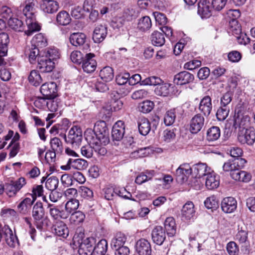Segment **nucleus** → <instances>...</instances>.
<instances>
[{
  "mask_svg": "<svg viewBox=\"0 0 255 255\" xmlns=\"http://www.w3.org/2000/svg\"><path fill=\"white\" fill-rule=\"evenodd\" d=\"M89 145H85L81 147V153L83 156L87 158H91L93 154V146L89 143Z\"/></svg>",
  "mask_w": 255,
  "mask_h": 255,
  "instance_id": "obj_62",
  "label": "nucleus"
},
{
  "mask_svg": "<svg viewBox=\"0 0 255 255\" xmlns=\"http://www.w3.org/2000/svg\"><path fill=\"white\" fill-rule=\"evenodd\" d=\"M48 207L50 208V214L53 219L56 220L59 219H65L68 218V213H66L64 211H60L57 208L50 204L48 205Z\"/></svg>",
  "mask_w": 255,
  "mask_h": 255,
  "instance_id": "obj_37",
  "label": "nucleus"
},
{
  "mask_svg": "<svg viewBox=\"0 0 255 255\" xmlns=\"http://www.w3.org/2000/svg\"><path fill=\"white\" fill-rule=\"evenodd\" d=\"M36 6L34 0H26L24 3V7L22 10L23 13L26 17V19L35 17Z\"/></svg>",
  "mask_w": 255,
  "mask_h": 255,
  "instance_id": "obj_19",
  "label": "nucleus"
},
{
  "mask_svg": "<svg viewBox=\"0 0 255 255\" xmlns=\"http://www.w3.org/2000/svg\"><path fill=\"white\" fill-rule=\"evenodd\" d=\"M79 192L82 197L87 199H91L93 196V191L86 186H81L79 188Z\"/></svg>",
  "mask_w": 255,
  "mask_h": 255,
  "instance_id": "obj_63",
  "label": "nucleus"
},
{
  "mask_svg": "<svg viewBox=\"0 0 255 255\" xmlns=\"http://www.w3.org/2000/svg\"><path fill=\"white\" fill-rule=\"evenodd\" d=\"M212 99L209 96H204L200 101L199 110L205 117H208L212 110Z\"/></svg>",
  "mask_w": 255,
  "mask_h": 255,
  "instance_id": "obj_21",
  "label": "nucleus"
},
{
  "mask_svg": "<svg viewBox=\"0 0 255 255\" xmlns=\"http://www.w3.org/2000/svg\"><path fill=\"white\" fill-rule=\"evenodd\" d=\"M164 228L167 234L169 237H173L176 232V226L175 220L173 217H168L164 222Z\"/></svg>",
  "mask_w": 255,
  "mask_h": 255,
  "instance_id": "obj_31",
  "label": "nucleus"
},
{
  "mask_svg": "<svg viewBox=\"0 0 255 255\" xmlns=\"http://www.w3.org/2000/svg\"><path fill=\"white\" fill-rule=\"evenodd\" d=\"M107 249V241L105 239L100 240L96 245L94 246L92 255H105Z\"/></svg>",
  "mask_w": 255,
  "mask_h": 255,
  "instance_id": "obj_29",
  "label": "nucleus"
},
{
  "mask_svg": "<svg viewBox=\"0 0 255 255\" xmlns=\"http://www.w3.org/2000/svg\"><path fill=\"white\" fill-rule=\"evenodd\" d=\"M222 170L225 172H230V175L232 177L233 172L235 170H237L235 167L233 160H230L225 162L222 166Z\"/></svg>",
  "mask_w": 255,
  "mask_h": 255,
  "instance_id": "obj_64",
  "label": "nucleus"
},
{
  "mask_svg": "<svg viewBox=\"0 0 255 255\" xmlns=\"http://www.w3.org/2000/svg\"><path fill=\"white\" fill-rule=\"evenodd\" d=\"M205 207L209 209H216L218 207L219 203L215 196H210L204 202Z\"/></svg>",
  "mask_w": 255,
  "mask_h": 255,
  "instance_id": "obj_57",
  "label": "nucleus"
},
{
  "mask_svg": "<svg viewBox=\"0 0 255 255\" xmlns=\"http://www.w3.org/2000/svg\"><path fill=\"white\" fill-rule=\"evenodd\" d=\"M233 98V94L231 92L228 91L223 95L220 99V106L224 107H229Z\"/></svg>",
  "mask_w": 255,
  "mask_h": 255,
  "instance_id": "obj_58",
  "label": "nucleus"
},
{
  "mask_svg": "<svg viewBox=\"0 0 255 255\" xmlns=\"http://www.w3.org/2000/svg\"><path fill=\"white\" fill-rule=\"evenodd\" d=\"M226 249L229 255H237L239 252L238 246L235 242L233 241L227 244Z\"/></svg>",
  "mask_w": 255,
  "mask_h": 255,
  "instance_id": "obj_61",
  "label": "nucleus"
},
{
  "mask_svg": "<svg viewBox=\"0 0 255 255\" xmlns=\"http://www.w3.org/2000/svg\"><path fill=\"white\" fill-rule=\"evenodd\" d=\"M198 13L202 18H207L211 15L210 3L207 0H200L198 3Z\"/></svg>",
  "mask_w": 255,
  "mask_h": 255,
  "instance_id": "obj_20",
  "label": "nucleus"
},
{
  "mask_svg": "<svg viewBox=\"0 0 255 255\" xmlns=\"http://www.w3.org/2000/svg\"><path fill=\"white\" fill-rule=\"evenodd\" d=\"M8 25L9 27L16 31H22L24 30L22 21L17 18H9Z\"/></svg>",
  "mask_w": 255,
  "mask_h": 255,
  "instance_id": "obj_40",
  "label": "nucleus"
},
{
  "mask_svg": "<svg viewBox=\"0 0 255 255\" xmlns=\"http://www.w3.org/2000/svg\"><path fill=\"white\" fill-rule=\"evenodd\" d=\"M127 241L126 235L121 232H119L116 234L112 240L111 246L113 248L124 246Z\"/></svg>",
  "mask_w": 255,
  "mask_h": 255,
  "instance_id": "obj_33",
  "label": "nucleus"
},
{
  "mask_svg": "<svg viewBox=\"0 0 255 255\" xmlns=\"http://www.w3.org/2000/svg\"><path fill=\"white\" fill-rule=\"evenodd\" d=\"M154 92L157 95L167 96L170 93V85L166 83L159 85L155 88Z\"/></svg>",
  "mask_w": 255,
  "mask_h": 255,
  "instance_id": "obj_42",
  "label": "nucleus"
},
{
  "mask_svg": "<svg viewBox=\"0 0 255 255\" xmlns=\"http://www.w3.org/2000/svg\"><path fill=\"white\" fill-rule=\"evenodd\" d=\"M87 141L91 145L107 144L109 141V131L103 121L97 122L94 129L88 128L85 131Z\"/></svg>",
  "mask_w": 255,
  "mask_h": 255,
  "instance_id": "obj_1",
  "label": "nucleus"
},
{
  "mask_svg": "<svg viewBox=\"0 0 255 255\" xmlns=\"http://www.w3.org/2000/svg\"><path fill=\"white\" fill-rule=\"evenodd\" d=\"M220 129L218 127H212L207 131V138L209 140L214 141L220 136Z\"/></svg>",
  "mask_w": 255,
  "mask_h": 255,
  "instance_id": "obj_51",
  "label": "nucleus"
},
{
  "mask_svg": "<svg viewBox=\"0 0 255 255\" xmlns=\"http://www.w3.org/2000/svg\"><path fill=\"white\" fill-rule=\"evenodd\" d=\"M151 21L149 16H145L141 18L138 23V28L142 31H146L151 27Z\"/></svg>",
  "mask_w": 255,
  "mask_h": 255,
  "instance_id": "obj_48",
  "label": "nucleus"
},
{
  "mask_svg": "<svg viewBox=\"0 0 255 255\" xmlns=\"http://www.w3.org/2000/svg\"><path fill=\"white\" fill-rule=\"evenodd\" d=\"M45 55L49 60L54 61L59 58V52L58 50L55 47H50L47 48L44 51Z\"/></svg>",
  "mask_w": 255,
  "mask_h": 255,
  "instance_id": "obj_50",
  "label": "nucleus"
},
{
  "mask_svg": "<svg viewBox=\"0 0 255 255\" xmlns=\"http://www.w3.org/2000/svg\"><path fill=\"white\" fill-rule=\"evenodd\" d=\"M194 79L193 75L187 71H182L175 75L174 83L178 85H183L192 82Z\"/></svg>",
  "mask_w": 255,
  "mask_h": 255,
  "instance_id": "obj_16",
  "label": "nucleus"
},
{
  "mask_svg": "<svg viewBox=\"0 0 255 255\" xmlns=\"http://www.w3.org/2000/svg\"><path fill=\"white\" fill-rule=\"evenodd\" d=\"M136 251L139 255H151V248L150 243L144 239L138 240L136 244Z\"/></svg>",
  "mask_w": 255,
  "mask_h": 255,
  "instance_id": "obj_22",
  "label": "nucleus"
},
{
  "mask_svg": "<svg viewBox=\"0 0 255 255\" xmlns=\"http://www.w3.org/2000/svg\"><path fill=\"white\" fill-rule=\"evenodd\" d=\"M51 148L58 153H61L63 151V145L61 140L58 137H54L50 140Z\"/></svg>",
  "mask_w": 255,
  "mask_h": 255,
  "instance_id": "obj_52",
  "label": "nucleus"
},
{
  "mask_svg": "<svg viewBox=\"0 0 255 255\" xmlns=\"http://www.w3.org/2000/svg\"><path fill=\"white\" fill-rule=\"evenodd\" d=\"M73 244L78 247L79 255H92L93 247L96 245V238L90 237L85 238L84 233L82 230H77L73 237Z\"/></svg>",
  "mask_w": 255,
  "mask_h": 255,
  "instance_id": "obj_2",
  "label": "nucleus"
},
{
  "mask_svg": "<svg viewBox=\"0 0 255 255\" xmlns=\"http://www.w3.org/2000/svg\"><path fill=\"white\" fill-rule=\"evenodd\" d=\"M181 212L182 217L185 220H189L193 219L195 213L193 203L192 202H187L183 206Z\"/></svg>",
  "mask_w": 255,
  "mask_h": 255,
  "instance_id": "obj_26",
  "label": "nucleus"
},
{
  "mask_svg": "<svg viewBox=\"0 0 255 255\" xmlns=\"http://www.w3.org/2000/svg\"><path fill=\"white\" fill-rule=\"evenodd\" d=\"M204 124V118L200 114L195 115L190 121V130L192 133H197L201 130Z\"/></svg>",
  "mask_w": 255,
  "mask_h": 255,
  "instance_id": "obj_15",
  "label": "nucleus"
},
{
  "mask_svg": "<svg viewBox=\"0 0 255 255\" xmlns=\"http://www.w3.org/2000/svg\"><path fill=\"white\" fill-rule=\"evenodd\" d=\"M161 82L162 80L159 77L156 76H151L142 81L141 85L154 86L158 85H159Z\"/></svg>",
  "mask_w": 255,
  "mask_h": 255,
  "instance_id": "obj_59",
  "label": "nucleus"
},
{
  "mask_svg": "<svg viewBox=\"0 0 255 255\" xmlns=\"http://www.w3.org/2000/svg\"><path fill=\"white\" fill-rule=\"evenodd\" d=\"M207 165L205 163H199L196 164L193 167V173L195 175V178L200 179L205 177L207 173Z\"/></svg>",
  "mask_w": 255,
  "mask_h": 255,
  "instance_id": "obj_38",
  "label": "nucleus"
},
{
  "mask_svg": "<svg viewBox=\"0 0 255 255\" xmlns=\"http://www.w3.org/2000/svg\"><path fill=\"white\" fill-rule=\"evenodd\" d=\"M150 39L152 44L156 46H161L165 43L163 34L157 31H154L152 33Z\"/></svg>",
  "mask_w": 255,
  "mask_h": 255,
  "instance_id": "obj_35",
  "label": "nucleus"
},
{
  "mask_svg": "<svg viewBox=\"0 0 255 255\" xmlns=\"http://www.w3.org/2000/svg\"><path fill=\"white\" fill-rule=\"evenodd\" d=\"M95 56L93 53L86 54L82 63V67L84 72L91 73L95 71L97 67V62L94 59Z\"/></svg>",
  "mask_w": 255,
  "mask_h": 255,
  "instance_id": "obj_8",
  "label": "nucleus"
},
{
  "mask_svg": "<svg viewBox=\"0 0 255 255\" xmlns=\"http://www.w3.org/2000/svg\"><path fill=\"white\" fill-rule=\"evenodd\" d=\"M229 29L233 35L235 36H236V34H240L242 30L241 25L239 23L238 21L235 19H231L230 20Z\"/></svg>",
  "mask_w": 255,
  "mask_h": 255,
  "instance_id": "obj_56",
  "label": "nucleus"
},
{
  "mask_svg": "<svg viewBox=\"0 0 255 255\" xmlns=\"http://www.w3.org/2000/svg\"><path fill=\"white\" fill-rule=\"evenodd\" d=\"M26 183L24 177H20L16 180L6 183L5 184V193L8 197L14 198Z\"/></svg>",
  "mask_w": 255,
  "mask_h": 255,
  "instance_id": "obj_4",
  "label": "nucleus"
},
{
  "mask_svg": "<svg viewBox=\"0 0 255 255\" xmlns=\"http://www.w3.org/2000/svg\"><path fill=\"white\" fill-rule=\"evenodd\" d=\"M175 111L176 109H174L166 113L164 118V122L166 126H169L174 123L176 117Z\"/></svg>",
  "mask_w": 255,
  "mask_h": 255,
  "instance_id": "obj_54",
  "label": "nucleus"
},
{
  "mask_svg": "<svg viewBox=\"0 0 255 255\" xmlns=\"http://www.w3.org/2000/svg\"><path fill=\"white\" fill-rule=\"evenodd\" d=\"M44 215L45 212L42 203L37 202L33 207L32 216L38 229H42L44 225L46 224Z\"/></svg>",
  "mask_w": 255,
  "mask_h": 255,
  "instance_id": "obj_5",
  "label": "nucleus"
},
{
  "mask_svg": "<svg viewBox=\"0 0 255 255\" xmlns=\"http://www.w3.org/2000/svg\"><path fill=\"white\" fill-rule=\"evenodd\" d=\"M37 62V68L41 72H50L54 67V62L49 60L44 55L38 57Z\"/></svg>",
  "mask_w": 255,
  "mask_h": 255,
  "instance_id": "obj_14",
  "label": "nucleus"
},
{
  "mask_svg": "<svg viewBox=\"0 0 255 255\" xmlns=\"http://www.w3.org/2000/svg\"><path fill=\"white\" fill-rule=\"evenodd\" d=\"M238 139L242 144L252 145L255 142V129L253 128L243 129L238 134Z\"/></svg>",
  "mask_w": 255,
  "mask_h": 255,
  "instance_id": "obj_6",
  "label": "nucleus"
},
{
  "mask_svg": "<svg viewBox=\"0 0 255 255\" xmlns=\"http://www.w3.org/2000/svg\"><path fill=\"white\" fill-rule=\"evenodd\" d=\"M55 234L63 238H66L69 235V230L66 225L62 222H58L55 225Z\"/></svg>",
  "mask_w": 255,
  "mask_h": 255,
  "instance_id": "obj_34",
  "label": "nucleus"
},
{
  "mask_svg": "<svg viewBox=\"0 0 255 255\" xmlns=\"http://www.w3.org/2000/svg\"><path fill=\"white\" fill-rule=\"evenodd\" d=\"M232 178L237 181L247 183L251 180L252 175L246 171L237 170L232 174Z\"/></svg>",
  "mask_w": 255,
  "mask_h": 255,
  "instance_id": "obj_27",
  "label": "nucleus"
},
{
  "mask_svg": "<svg viewBox=\"0 0 255 255\" xmlns=\"http://www.w3.org/2000/svg\"><path fill=\"white\" fill-rule=\"evenodd\" d=\"M85 218V214L81 211H78L71 213L70 221L72 224L78 225L82 223Z\"/></svg>",
  "mask_w": 255,
  "mask_h": 255,
  "instance_id": "obj_47",
  "label": "nucleus"
},
{
  "mask_svg": "<svg viewBox=\"0 0 255 255\" xmlns=\"http://www.w3.org/2000/svg\"><path fill=\"white\" fill-rule=\"evenodd\" d=\"M107 35V27L105 24L97 25L93 31L92 38L95 43L102 42Z\"/></svg>",
  "mask_w": 255,
  "mask_h": 255,
  "instance_id": "obj_13",
  "label": "nucleus"
},
{
  "mask_svg": "<svg viewBox=\"0 0 255 255\" xmlns=\"http://www.w3.org/2000/svg\"><path fill=\"white\" fill-rule=\"evenodd\" d=\"M79 206V200L77 199L69 200L65 204L66 213H68V217L70 214H71L78 209Z\"/></svg>",
  "mask_w": 255,
  "mask_h": 255,
  "instance_id": "obj_44",
  "label": "nucleus"
},
{
  "mask_svg": "<svg viewBox=\"0 0 255 255\" xmlns=\"http://www.w3.org/2000/svg\"><path fill=\"white\" fill-rule=\"evenodd\" d=\"M205 185L209 190L217 188L219 185V178L214 172L207 173L205 177Z\"/></svg>",
  "mask_w": 255,
  "mask_h": 255,
  "instance_id": "obj_25",
  "label": "nucleus"
},
{
  "mask_svg": "<svg viewBox=\"0 0 255 255\" xmlns=\"http://www.w3.org/2000/svg\"><path fill=\"white\" fill-rule=\"evenodd\" d=\"M192 168L188 163H183L176 169V175L178 180L184 182L187 181L188 177L192 173Z\"/></svg>",
  "mask_w": 255,
  "mask_h": 255,
  "instance_id": "obj_17",
  "label": "nucleus"
},
{
  "mask_svg": "<svg viewBox=\"0 0 255 255\" xmlns=\"http://www.w3.org/2000/svg\"><path fill=\"white\" fill-rule=\"evenodd\" d=\"M36 18L26 19L27 29L24 31V33L27 36L31 35L33 32L38 31L40 29V26L36 22Z\"/></svg>",
  "mask_w": 255,
  "mask_h": 255,
  "instance_id": "obj_32",
  "label": "nucleus"
},
{
  "mask_svg": "<svg viewBox=\"0 0 255 255\" xmlns=\"http://www.w3.org/2000/svg\"><path fill=\"white\" fill-rule=\"evenodd\" d=\"M72 61L77 64H80L82 63L84 57L83 54L80 51H74L70 55Z\"/></svg>",
  "mask_w": 255,
  "mask_h": 255,
  "instance_id": "obj_60",
  "label": "nucleus"
},
{
  "mask_svg": "<svg viewBox=\"0 0 255 255\" xmlns=\"http://www.w3.org/2000/svg\"><path fill=\"white\" fill-rule=\"evenodd\" d=\"M138 128L139 133L143 135H147L151 129L149 121L145 118H140L138 120Z\"/></svg>",
  "mask_w": 255,
  "mask_h": 255,
  "instance_id": "obj_30",
  "label": "nucleus"
},
{
  "mask_svg": "<svg viewBox=\"0 0 255 255\" xmlns=\"http://www.w3.org/2000/svg\"><path fill=\"white\" fill-rule=\"evenodd\" d=\"M57 85L54 82L45 83L40 88V92L47 99H54L56 96Z\"/></svg>",
  "mask_w": 255,
  "mask_h": 255,
  "instance_id": "obj_10",
  "label": "nucleus"
},
{
  "mask_svg": "<svg viewBox=\"0 0 255 255\" xmlns=\"http://www.w3.org/2000/svg\"><path fill=\"white\" fill-rule=\"evenodd\" d=\"M3 233L5 241L6 244L10 247L14 248L18 245V240L15 234H14L11 229L8 226L5 225L1 229Z\"/></svg>",
  "mask_w": 255,
  "mask_h": 255,
  "instance_id": "obj_12",
  "label": "nucleus"
},
{
  "mask_svg": "<svg viewBox=\"0 0 255 255\" xmlns=\"http://www.w3.org/2000/svg\"><path fill=\"white\" fill-rule=\"evenodd\" d=\"M88 166V162L83 159L78 158L73 159L69 158L65 165H62L61 168L63 170H68L73 168L74 169L81 170L87 168Z\"/></svg>",
  "mask_w": 255,
  "mask_h": 255,
  "instance_id": "obj_7",
  "label": "nucleus"
},
{
  "mask_svg": "<svg viewBox=\"0 0 255 255\" xmlns=\"http://www.w3.org/2000/svg\"><path fill=\"white\" fill-rule=\"evenodd\" d=\"M83 139L81 128L77 126L72 127L69 131L67 136L65 135V140L67 143L71 144L73 148L79 147Z\"/></svg>",
  "mask_w": 255,
  "mask_h": 255,
  "instance_id": "obj_3",
  "label": "nucleus"
},
{
  "mask_svg": "<svg viewBox=\"0 0 255 255\" xmlns=\"http://www.w3.org/2000/svg\"><path fill=\"white\" fill-rule=\"evenodd\" d=\"M59 180L56 176H51L45 182V187L49 191L54 190L58 187Z\"/></svg>",
  "mask_w": 255,
  "mask_h": 255,
  "instance_id": "obj_53",
  "label": "nucleus"
},
{
  "mask_svg": "<svg viewBox=\"0 0 255 255\" xmlns=\"http://www.w3.org/2000/svg\"><path fill=\"white\" fill-rule=\"evenodd\" d=\"M89 83H91V86L95 87L97 91L105 92L109 90L108 85L103 82L99 81L98 79H93L89 82Z\"/></svg>",
  "mask_w": 255,
  "mask_h": 255,
  "instance_id": "obj_43",
  "label": "nucleus"
},
{
  "mask_svg": "<svg viewBox=\"0 0 255 255\" xmlns=\"http://www.w3.org/2000/svg\"><path fill=\"white\" fill-rule=\"evenodd\" d=\"M28 53L29 61L30 63H35L36 61H38V58L39 56H42L40 54L39 50L38 47L31 45V47L29 49Z\"/></svg>",
  "mask_w": 255,
  "mask_h": 255,
  "instance_id": "obj_49",
  "label": "nucleus"
},
{
  "mask_svg": "<svg viewBox=\"0 0 255 255\" xmlns=\"http://www.w3.org/2000/svg\"><path fill=\"white\" fill-rule=\"evenodd\" d=\"M47 44V39L42 33L36 34L32 40V45L36 47H43L46 46Z\"/></svg>",
  "mask_w": 255,
  "mask_h": 255,
  "instance_id": "obj_39",
  "label": "nucleus"
},
{
  "mask_svg": "<svg viewBox=\"0 0 255 255\" xmlns=\"http://www.w3.org/2000/svg\"><path fill=\"white\" fill-rule=\"evenodd\" d=\"M101 79L105 82H108L112 80L114 78V72L113 69L106 66L103 68L99 74Z\"/></svg>",
  "mask_w": 255,
  "mask_h": 255,
  "instance_id": "obj_36",
  "label": "nucleus"
},
{
  "mask_svg": "<svg viewBox=\"0 0 255 255\" xmlns=\"http://www.w3.org/2000/svg\"><path fill=\"white\" fill-rule=\"evenodd\" d=\"M125 133L124 123L119 121L114 125L112 131V136L114 140L119 141L124 136Z\"/></svg>",
  "mask_w": 255,
  "mask_h": 255,
  "instance_id": "obj_24",
  "label": "nucleus"
},
{
  "mask_svg": "<svg viewBox=\"0 0 255 255\" xmlns=\"http://www.w3.org/2000/svg\"><path fill=\"white\" fill-rule=\"evenodd\" d=\"M237 201L232 197L225 198L221 202L223 211L226 213L233 212L237 208Z\"/></svg>",
  "mask_w": 255,
  "mask_h": 255,
  "instance_id": "obj_23",
  "label": "nucleus"
},
{
  "mask_svg": "<svg viewBox=\"0 0 255 255\" xmlns=\"http://www.w3.org/2000/svg\"><path fill=\"white\" fill-rule=\"evenodd\" d=\"M151 237L155 244L161 245L166 239L165 230L161 226L155 227L152 231Z\"/></svg>",
  "mask_w": 255,
  "mask_h": 255,
  "instance_id": "obj_18",
  "label": "nucleus"
},
{
  "mask_svg": "<svg viewBox=\"0 0 255 255\" xmlns=\"http://www.w3.org/2000/svg\"><path fill=\"white\" fill-rule=\"evenodd\" d=\"M30 83L34 86H39L42 81V77L36 70H32L28 77Z\"/></svg>",
  "mask_w": 255,
  "mask_h": 255,
  "instance_id": "obj_41",
  "label": "nucleus"
},
{
  "mask_svg": "<svg viewBox=\"0 0 255 255\" xmlns=\"http://www.w3.org/2000/svg\"><path fill=\"white\" fill-rule=\"evenodd\" d=\"M229 112L230 107H224L220 106L216 113L217 119L220 121L225 120L228 116Z\"/></svg>",
  "mask_w": 255,
  "mask_h": 255,
  "instance_id": "obj_55",
  "label": "nucleus"
},
{
  "mask_svg": "<svg viewBox=\"0 0 255 255\" xmlns=\"http://www.w3.org/2000/svg\"><path fill=\"white\" fill-rule=\"evenodd\" d=\"M36 198L32 196L31 197H25L22 199L17 205V212L21 215L28 214L31 210V206L34 203Z\"/></svg>",
  "mask_w": 255,
  "mask_h": 255,
  "instance_id": "obj_9",
  "label": "nucleus"
},
{
  "mask_svg": "<svg viewBox=\"0 0 255 255\" xmlns=\"http://www.w3.org/2000/svg\"><path fill=\"white\" fill-rule=\"evenodd\" d=\"M40 8L43 12L52 14L59 9L58 3L53 0H42L40 3Z\"/></svg>",
  "mask_w": 255,
  "mask_h": 255,
  "instance_id": "obj_11",
  "label": "nucleus"
},
{
  "mask_svg": "<svg viewBox=\"0 0 255 255\" xmlns=\"http://www.w3.org/2000/svg\"><path fill=\"white\" fill-rule=\"evenodd\" d=\"M154 106V104L153 102L146 100L139 104L138 110L141 113H148L153 109Z\"/></svg>",
  "mask_w": 255,
  "mask_h": 255,
  "instance_id": "obj_46",
  "label": "nucleus"
},
{
  "mask_svg": "<svg viewBox=\"0 0 255 255\" xmlns=\"http://www.w3.org/2000/svg\"><path fill=\"white\" fill-rule=\"evenodd\" d=\"M86 39V36L83 33L74 32L72 33L69 37L70 43L74 46L83 45Z\"/></svg>",
  "mask_w": 255,
  "mask_h": 255,
  "instance_id": "obj_28",
  "label": "nucleus"
},
{
  "mask_svg": "<svg viewBox=\"0 0 255 255\" xmlns=\"http://www.w3.org/2000/svg\"><path fill=\"white\" fill-rule=\"evenodd\" d=\"M57 22L62 25H66L70 23L71 21L70 16L66 11H60L57 15Z\"/></svg>",
  "mask_w": 255,
  "mask_h": 255,
  "instance_id": "obj_45",
  "label": "nucleus"
}]
</instances>
